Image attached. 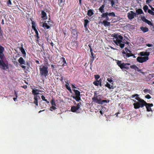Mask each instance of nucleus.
Returning <instances> with one entry per match:
<instances>
[{
    "label": "nucleus",
    "mask_w": 154,
    "mask_h": 154,
    "mask_svg": "<svg viewBox=\"0 0 154 154\" xmlns=\"http://www.w3.org/2000/svg\"><path fill=\"white\" fill-rule=\"evenodd\" d=\"M41 90L38 89H33L32 91V94L34 95H37L39 94L38 93L39 92H41Z\"/></svg>",
    "instance_id": "nucleus-21"
},
{
    "label": "nucleus",
    "mask_w": 154,
    "mask_h": 154,
    "mask_svg": "<svg viewBox=\"0 0 154 154\" xmlns=\"http://www.w3.org/2000/svg\"><path fill=\"white\" fill-rule=\"evenodd\" d=\"M105 4H104L103 5L100 7L99 9V11L100 12V13H102V14L105 13H104V8L105 7Z\"/></svg>",
    "instance_id": "nucleus-22"
},
{
    "label": "nucleus",
    "mask_w": 154,
    "mask_h": 154,
    "mask_svg": "<svg viewBox=\"0 0 154 154\" xmlns=\"http://www.w3.org/2000/svg\"><path fill=\"white\" fill-rule=\"evenodd\" d=\"M43 105H42V106H41V107H42L43 108H45L47 106V105L45 104V103H43Z\"/></svg>",
    "instance_id": "nucleus-56"
},
{
    "label": "nucleus",
    "mask_w": 154,
    "mask_h": 154,
    "mask_svg": "<svg viewBox=\"0 0 154 154\" xmlns=\"http://www.w3.org/2000/svg\"><path fill=\"white\" fill-rule=\"evenodd\" d=\"M52 106L51 107H50V110L53 111V110H55L57 109V108L55 106Z\"/></svg>",
    "instance_id": "nucleus-42"
},
{
    "label": "nucleus",
    "mask_w": 154,
    "mask_h": 154,
    "mask_svg": "<svg viewBox=\"0 0 154 154\" xmlns=\"http://www.w3.org/2000/svg\"><path fill=\"white\" fill-rule=\"evenodd\" d=\"M65 82H66V85H65V86H69V82L68 81H67L66 82L65 81Z\"/></svg>",
    "instance_id": "nucleus-57"
},
{
    "label": "nucleus",
    "mask_w": 154,
    "mask_h": 154,
    "mask_svg": "<svg viewBox=\"0 0 154 154\" xmlns=\"http://www.w3.org/2000/svg\"><path fill=\"white\" fill-rule=\"evenodd\" d=\"M4 58L0 59V68L1 69L6 70L8 69H9V64L8 63H5L3 60Z\"/></svg>",
    "instance_id": "nucleus-7"
},
{
    "label": "nucleus",
    "mask_w": 154,
    "mask_h": 154,
    "mask_svg": "<svg viewBox=\"0 0 154 154\" xmlns=\"http://www.w3.org/2000/svg\"><path fill=\"white\" fill-rule=\"evenodd\" d=\"M149 6L151 8V10L152 11H154V8L152 7V6L151 5H149Z\"/></svg>",
    "instance_id": "nucleus-64"
},
{
    "label": "nucleus",
    "mask_w": 154,
    "mask_h": 154,
    "mask_svg": "<svg viewBox=\"0 0 154 154\" xmlns=\"http://www.w3.org/2000/svg\"><path fill=\"white\" fill-rule=\"evenodd\" d=\"M93 84L97 86H98L99 85L100 86H102V79H100L99 80H96L93 82Z\"/></svg>",
    "instance_id": "nucleus-16"
},
{
    "label": "nucleus",
    "mask_w": 154,
    "mask_h": 154,
    "mask_svg": "<svg viewBox=\"0 0 154 154\" xmlns=\"http://www.w3.org/2000/svg\"><path fill=\"white\" fill-rule=\"evenodd\" d=\"M136 97L135 99L136 100V98H140L139 97H138V95L136 94H133L131 96V97L132 98H134Z\"/></svg>",
    "instance_id": "nucleus-37"
},
{
    "label": "nucleus",
    "mask_w": 154,
    "mask_h": 154,
    "mask_svg": "<svg viewBox=\"0 0 154 154\" xmlns=\"http://www.w3.org/2000/svg\"><path fill=\"white\" fill-rule=\"evenodd\" d=\"M152 0H146V3L147 4H148L150 2H151Z\"/></svg>",
    "instance_id": "nucleus-55"
},
{
    "label": "nucleus",
    "mask_w": 154,
    "mask_h": 154,
    "mask_svg": "<svg viewBox=\"0 0 154 154\" xmlns=\"http://www.w3.org/2000/svg\"><path fill=\"white\" fill-rule=\"evenodd\" d=\"M94 57H91L90 60L92 61V63L94 60Z\"/></svg>",
    "instance_id": "nucleus-60"
},
{
    "label": "nucleus",
    "mask_w": 154,
    "mask_h": 154,
    "mask_svg": "<svg viewBox=\"0 0 154 154\" xmlns=\"http://www.w3.org/2000/svg\"><path fill=\"white\" fill-rule=\"evenodd\" d=\"M136 15H138L143 14H144V13H143L142 10L141 9L138 8L136 9V12L135 13Z\"/></svg>",
    "instance_id": "nucleus-18"
},
{
    "label": "nucleus",
    "mask_w": 154,
    "mask_h": 154,
    "mask_svg": "<svg viewBox=\"0 0 154 154\" xmlns=\"http://www.w3.org/2000/svg\"><path fill=\"white\" fill-rule=\"evenodd\" d=\"M122 53L124 54L123 57L125 58L126 57H129L134 56V54L132 53H127L124 51H123Z\"/></svg>",
    "instance_id": "nucleus-15"
},
{
    "label": "nucleus",
    "mask_w": 154,
    "mask_h": 154,
    "mask_svg": "<svg viewBox=\"0 0 154 154\" xmlns=\"http://www.w3.org/2000/svg\"><path fill=\"white\" fill-rule=\"evenodd\" d=\"M18 62L21 65V68H22L23 69H25L26 68V66L24 65H22V64H24L25 65H27L28 66V67L27 68L29 69V67L30 66V62L29 61H27L26 62L25 61L24 59H23L22 57H20L19 58V59H18Z\"/></svg>",
    "instance_id": "nucleus-6"
},
{
    "label": "nucleus",
    "mask_w": 154,
    "mask_h": 154,
    "mask_svg": "<svg viewBox=\"0 0 154 154\" xmlns=\"http://www.w3.org/2000/svg\"><path fill=\"white\" fill-rule=\"evenodd\" d=\"M94 76L95 80H98V79L100 78V76L98 75H95Z\"/></svg>",
    "instance_id": "nucleus-44"
},
{
    "label": "nucleus",
    "mask_w": 154,
    "mask_h": 154,
    "mask_svg": "<svg viewBox=\"0 0 154 154\" xmlns=\"http://www.w3.org/2000/svg\"><path fill=\"white\" fill-rule=\"evenodd\" d=\"M114 38L116 40H114L113 42L115 44L117 45L120 46L122 48H123L125 46V44L123 43H121L122 42L123 37L121 35H119L118 34H113Z\"/></svg>",
    "instance_id": "nucleus-3"
},
{
    "label": "nucleus",
    "mask_w": 154,
    "mask_h": 154,
    "mask_svg": "<svg viewBox=\"0 0 154 154\" xmlns=\"http://www.w3.org/2000/svg\"><path fill=\"white\" fill-rule=\"evenodd\" d=\"M136 15L134 12L132 11H131L128 12V17L129 19L131 20L134 18L135 16Z\"/></svg>",
    "instance_id": "nucleus-11"
},
{
    "label": "nucleus",
    "mask_w": 154,
    "mask_h": 154,
    "mask_svg": "<svg viewBox=\"0 0 154 154\" xmlns=\"http://www.w3.org/2000/svg\"><path fill=\"white\" fill-rule=\"evenodd\" d=\"M73 91L75 93V97L80 96V92L77 90L74 89Z\"/></svg>",
    "instance_id": "nucleus-27"
},
{
    "label": "nucleus",
    "mask_w": 154,
    "mask_h": 154,
    "mask_svg": "<svg viewBox=\"0 0 154 154\" xmlns=\"http://www.w3.org/2000/svg\"><path fill=\"white\" fill-rule=\"evenodd\" d=\"M140 29L143 32H148L149 30V28L146 27H144L143 26H141L140 27Z\"/></svg>",
    "instance_id": "nucleus-25"
},
{
    "label": "nucleus",
    "mask_w": 154,
    "mask_h": 154,
    "mask_svg": "<svg viewBox=\"0 0 154 154\" xmlns=\"http://www.w3.org/2000/svg\"><path fill=\"white\" fill-rule=\"evenodd\" d=\"M137 100L138 102H136V100H134L135 102L133 104L134 107L135 109H139L140 107L143 108L144 106L146 107V111L147 112H152L151 107H153V105L152 103H147L143 100L139 98H137Z\"/></svg>",
    "instance_id": "nucleus-1"
},
{
    "label": "nucleus",
    "mask_w": 154,
    "mask_h": 154,
    "mask_svg": "<svg viewBox=\"0 0 154 154\" xmlns=\"http://www.w3.org/2000/svg\"><path fill=\"white\" fill-rule=\"evenodd\" d=\"M145 98H146L147 99H149L150 98H151V97L149 94H147L145 96Z\"/></svg>",
    "instance_id": "nucleus-49"
},
{
    "label": "nucleus",
    "mask_w": 154,
    "mask_h": 154,
    "mask_svg": "<svg viewBox=\"0 0 154 154\" xmlns=\"http://www.w3.org/2000/svg\"><path fill=\"white\" fill-rule=\"evenodd\" d=\"M96 94L94 93V97L92 98V101L94 103H97L98 104L100 101L101 100L102 98V95H96Z\"/></svg>",
    "instance_id": "nucleus-9"
},
{
    "label": "nucleus",
    "mask_w": 154,
    "mask_h": 154,
    "mask_svg": "<svg viewBox=\"0 0 154 154\" xmlns=\"http://www.w3.org/2000/svg\"><path fill=\"white\" fill-rule=\"evenodd\" d=\"M89 23V21L87 19L84 20V26L85 27H86L87 26V25Z\"/></svg>",
    "instance_id": "nucleus-35"
},
{
    "label": "nucleus",
    "mask_w": 154,
    "mask_h": 154,
    "mask_svg": "<svg viewBox=\"0 0 154 154\" xmlns=\"http://www.w3.org/2000/svg\"><path fill=\"white\" fill-rule=\"evenodd\" d=\"M110 100H100V102H99V103H98V104L100 105H103L104 104V103H108L109 102Z\"/></svg>",
    "instance_id": "nucleus-29"
},
{
    "label": "nucleus",
    "mask_w": 154,
    "mask_h": 154,
    "mask_svg": "<svg viewBox=\"0 0 154 154\" xmlns=\"http://www.w3.org/2000/svg\"><path fill=\"white\" fill-rule=\"evenodd\" d=\"M80 108V105L78 103L76 106H73L71 107V111L73 112H75Z\"/></svg>",
    "instance_id": "nucleus-14"
},
{
    "label": "nucleus",
    "mask_w": 154,
    "mask_h": 154,
    "mask_svg": "<svg viewBox=\"0 0 154 154\" xmlns=\"http://www.w3.org/2000/svg\"><path fill=\"white\" fill-rule=\"evenodd\" d=\"M49 21H47L48 23H47V24L49 25L50 26H52V24H53V22L50 20V19H49Z\"/></svg>",
    "instance_id": "nucleus-39"
},
{
    "label": "nucleus",
    "mask_w": 154,
    "mask_h": 154,
    "mask_svg": "<svg viewBox=\"0 0 154 154\" xmlns=\"http://www.w3.org/2000/svg\"><path fill=\"white\" fill-rule=\"evenodd\" d=\"M71 34H73L75 36L78 35V32L76 29H72V30Z\"/></svg>",
    "instance_id": "nucleus-28"
},
{
    "label": "nucleus",
    "mask_w": 154,
    "mask_h": 154,
    "mask_svg": "<svg viewBox=\"0 0 154 154\" xmlns=\"http://www.w3.org/2000/svg\"><path fill=\"white\" fill-rule=\"evenodd\" d=\"M21 87L25 89H26L27 88V86L26 85H24L23 86H22Z\"/></svg>",
    "instance_id": "nucleus-61"
},
{
    "label": "nucleus",
    "mask_w": 154,
    "mask_h": 154,
    "mask_svg": "<svg viewBox=\"0 0 154 154\" xmlns=\"http://www.w3.org/2000/svg\"><path fill=\"white\" fill-rule=\"evenodd\" d=\"M144 92L145 93H150V90L149 89H145L144 90Z\"/></svg>",
    "instance_id": "nucleus-47"
},
{
    "label": "nucleus",
    "mask_w": 154,
    "mask_h": 154,
    "mask_svg": "<svg viewBox=\"0 0 154 154\" xmlns=\"http://www.w3.org/2000/svg\"><path fill=\"white\" fill-rule=\"evenodd\" d=\"M122 42L123 43H125V44H126L127 45H128L130 43L129 42H128V41H126L125 40H122Z\"/></svg>",
    "instance_id": "nucleus-50"
},
{
    "label": "nucleus",
    "mask_w": 154,
    "mask_h": 154,
    "mask_svg": "<svg viewBox=\"0 0 154 154\" xmlns=\"http://www.w3.org/2000/svg\"><path fill=\"white\" fill-rule=\"evenodd\" d=\"M42 100H44V101H45L46 102H47V103H49V101H47V99H45V96H42Z\"/></svg>",
    "instance_id": "nucleus-41"
},
{
    "label": "nucleus",
    "mask_w": 154,
    "mask_h": 154,
    "mask_svg": "<svg viewBox=\"0 0 154 154\" xmlns=\"http://www.w3.org/2000/svg\"><path fill=\"white\" fill-rule=\"evenodd\" d=\"M110 2H111V6L112 7H113L114 5L115 2L113 0H111Z\"/></svg>",
    "instance_id": "nucleus-48"
},
{
    "label": "nucleus",
    "mask_w": 154,
    "mask_h": 154,
    "mask_svg": "<svg viewBox=\"0 0 154 154\" xmlns=\"http://www.w3.org/2000/svg\"><path fill=\"white\" fill-rule=\"evenodd\" d=\"M146 46L148 47H152V44H147L146 45Z\"/></svg>",
    "instance_id": "nucleus-59"
},
{
    "label": "nucleus",
    "mask_w": 154,
    "mask_h": 154,
    "mask_svg": "<svg viewBox=\"0 0 154 154\" xmlns=\"http://www.w3.org/2000/svg\"><path fill=\"white\" fill-rule=\"evenodd\" d=\"M141 19L143 22L146 23L149 25L152 26V22L146 19L144 16H141Z\"/></svg>",
    "instance_id": "nucleus-12"
},
{
    "label": "nucleus",
    "mask_w": 154,
    "mask_h": 154,
    "mask_svg": "<svg viewBox=\"0 0 154 154\" xmlns=\"http://www.w3.org/2000/svg\"><path fill=\"white\" fill-rule=\"evenodd\" d=\"M11 1L10 0H9V1H8L7 3V4L8 5H11Z\"/></svg>",
    "instance_id": "nucleus-53"
},
{
    "label": "nucleus",
    "mask_w": 154,
    "mask_h": 154,
    "mask_svg": "<svg viewBox=\"0 0 154 154\" xmlns=\"http://www.w3.org/2000/svg\"><path fill=\"white\" fill-rule=\"evenodd\" d=\"M85 28L86 32L87 33H88L89 32V31L88 30V28H87V26H86V27H85Z\"/></svg>",
    "instance_id": "nucleus-54"
},
{
    "label": "nucleus",
    "mask_w": 154,
    "mask_h": 154,
    "mask_svg": "<svg viewBox=\"0 0 154 154\" xmlns=\"http://www.w3.org/2000/svg\"><path fill=\"white\" fill-rule=\"evenodd\" d=\"M14 95L15 96V97H17V92L14 91Z\"/></svg>",
    "instance_id": "nucleus-62"
},
{
    "label": "nucleus",
    "mask_w": 154,
    "mask_h": 154,
    "mask_svg": "<svg viewBox=\"0 0 154 154\" xmlns=\"http://www.w3.org/2000/svg\"><path fill=\"white\" fill-rule=\"evenodd\" d=\"M40 74L42 76L46 77L48 74V67L47 66H40Z\"/></svg>",
    "instance_id": "nucleus-5"
},
{
    "label": "nucleus",
    "mask_w": 154,
    "mask_h": 154,
    "mask_svg": "<svg viewBox=\"0 0 154 154\" xmlns=\"http://www.w3.org/2000/svg\"><path fill=\"white\" fill-rule=\"evenodd\" d=\"M101 16L102 17L105 19V20H103L101 22V23L103 24L104 26L105 27L110 26L111 24H110V22L108 21L111 20L112 18L109 17H115L116 14L113 12L109 13L106 12L102 14Z\"/></svg>",
    "instance_id": "nucleus-2"
},
{
    "label": "nucleus",
    "mask_w": 154,
    "mask_h": 154,
    "mask_svg": "<svg viewBox=\"0 0 154 154\" xmlns=\"http://www.w3.org/2000/svg\"><path fill=\"white\" fill-rule=\"evenodd\" d=\"M130 68L131 69H134L136 71H137L138 72H141V69H140L136 65H131L130 66Z\"/></svg>",
    "instance_id": "nucleus-19"
},
{
    "label": "nucleus",
    "mask_w": 154,
    "mask_h": 154,
    "mask_svg": "<svg viewBox=\"0 0 154 154\" xmlns=\"http://www.w3.org/2000/svg\"><path fill=\"white\" fill-rule=\"evenodd\" d=\"M148 12L152 15H154V11H152L151 10H148Z\"/></svg>",
    "instance_id": "nucleus-38"
},
{
    "label": "nucleus",
    "mask_w": 154,
    "mask_h": 154,
    "mask_svg": "<svg viewBox=\"0 0 154 154\" xmlns=\"http://www.w3.org/2000/svg\"><path fill=\"white\" fill-rule=\"evenodd\" d=\"M4 51V47L1 45H0V58L1 59H2L5 58V55L3 53Z\"/></svg>",
    "instance_id": "nucleus-13"
},
{
    "label": "nucleus",
    "mask_w": 154,
    "mask_h": 154,
    "mask_svg": "<svg viewBox=\"0 0 154 154\" xmlns=\"http://www.w3.org/2000/svg\"><path fill=\"white\" fill-rule=\"evenodd\" d=\"M61 59V60L62 61V62L63 63L62 64V66L64 67V66L66 65L67 64V63L65 58L64 57H62Z\"/></svg>",
    "instance_id": "nucleus-26"
},
{
    "label": "nucleus",
    "mask_w": 154,
    "mask_h": 154,
    "mask_svg": "<svg viewBox=\"0 0 154 154\" xmlns=\"http://www.w3.org/2000/svg\"><path fill=\"white\" fill-rule=\"evenodd\" d=\"M148 9L149 7H148V6L146 5H144L143 7V10H144L145 12H146L147 11L149 10Z\"/></svg>",
    "instance_id": "nucleus-36"
},
{
    "label": "nucleus",
    "mask_w": 154,
    "mask_h": 154,
    "mask_svg": "<svg viewBox=\"0 0 154 154\" xmlns=\"http://www.w3.org/2000/svg\"><path fill=\"white\" fill-rule=\"evenodd\" d=\"M34 103L36 105V106H38V99L37 98V96H36L34 97Z\"/></svg>",
    "instance_id": "nucleus-33"
},
{
    "label": "nucleus",
    "mask_w": 154,
    "mask_h": 154,
    "mask_svg": "<svg viewBox=\"0 0 154 154\" xmlns=\"http://www.w3.org/2000/svg\"><path fill=\"white\" fill-rule=\"evenodd\" d=\"M88 46L89 48V49H90V51H92V44H88Z\"/></svg>",
    "instance_id": "nucleus-52"
},
{
    "label": "nucleus",
    "mask_w": 154,
    "mask_h": 154,
    "mask_svg": "<svg viewBox=\"0 0 154 154\" xmlns=\"http://www.w3.org/2000/svg\"><path fill=\"white\" fill-rule=\"evenodd\" d=\"M72 97L73 98L75 99V100L79 102V101L81 100V97L80 96H72Z\"/></svg>",
    "instance_id": "nucleus-34"
},
{
    "label": "nucleus",
    "mask_w": 154,
    "mask_h": 154,
    "mask_svg": "<svg viewBox=\"0 0 154 154\" xmlns=\"http://www.w3.org/2000/svg\"><path fill=\"white\" fill-rule=\"evenodd\" d=\"M62 2L63 0H60L59 4V5L62 7H63L64 6V4H62Z\"/></svg>",
    "instance_id": "nucleus-43"
},
{
    "label": "nucleus",
    "mask_w": 154,
    "mask_h": 154,
    "mask_svg": "<svg viewBox=\"0 0 154 154\" xmlns=\"http://www.w3.org/2000/svg\"><path fill=\"white\" fill-rule=\"evenodd\" d=\"M149 59V57H138L137 59V61L140 63L144 62L148 60Z\"/></svg>",
    "instance_id": "nucleus-10"
},
{
    "label": "nucleus",
    "mask_w": 154,
    "mask_h": 154,
    "mask_svg": "<svg viewBox=\"0 0 154 154\" xmlns=\"http://www.w3.org/2000/svg\"><path fill=\"white\" fill-rule=\"evenodd\" d=\"M91 54V57H94V54L93 52V51H90Z\"/></svg>",
    "instance_id": "nucleus-51"
},
{
    "label": "nucleus",
    "mask_w": 154,
    "mask_h": 154,
    "mask_svg": "<svg viewBox=\"0 0 154 154\" xmlns=\"http://www.w3.org/2000/svg\"><path fill=\"white\" fill-rule=\"evenodd\" d=\"M78 45V42L77 41H74L71 43V45L72 47V49L76 48H77Z\"/></svg>",
    "instance_id": "nucleus-17"
},
{
    "label": "nucleus",
    "mask_w": 154,
    "mask_h": 154,
    "mask_svg": "<svg viewBox=\"0 0 154 154\" xmlns=\"http://www.w3.org/2000/svg\"><path fill=\"white\" fill-rule=\"evenodd\" d=\"M51 104L52 105V106H56V104L55 103V101L54 99H53L51 101Z\"/></svg>",
    "instance_id": "nucleus-40"
},
{
    "label": "nucleus",
    "mask_w": 154,
    "mask_h": 154,
    "mask_svg": "<svg viewBox=\"0 0 154 154\" xmlns=\"http://www.w3.org/2000/svg\"><path fill=\"white\" fill-rule=\"evenodd\" d=\"M32 24V27L34 31H35L36 35H35V38L37 40V41L38 40V39L39 38V36H38V30L36 29V24L35 22L33 21H32L31 22Z\"/></svg>",
    "instance_id": "nucleus-8"
},
{
    "label": "nucleus",
    "mask_w": 154,
    "mask_h": 154,
    "mask_svg": "<svg viewBox=\"0 0 154 154\" xmlns=\"http://www.w3.org/2000/svg\"><path fill=\"white\" fill-rule=\"evenodd\" d=\"M42 18L45 19H46L47 17V14L45 12V11L42 10Z\"/></svg>",
    "instance_id": "nucleus-31"
},
{
    "label": "nucleus",
    "mask_w": 154,
    "mask_h": 154,
    "mask_svg": "<svg viewBox=\"0 0 154 154\" xmlns=\"http://www.w3.org/2000/svg\"><path fill=\"white\" fill-rule=\"evenodd\" d=\"M63 33L65 36H66L67 35V32L66 31L63 32Z\"/></svg>",
    "instance_id": "nucleus-63"
},
{
    "label": "nucleus",
    "mask_w": 154,
    "mask_h": 154,
    "mask_svg": "<svg viewBox=\"0 0 154 154\" xmlns=\"http://www.w3.org/2000/svg\"><path fill=\"white\" fill-rule=\"evenodd\" d=\"M125 51H126L125 52L126 53L127 52H128L129 51H130V49H129L128 48H127L126 47L125 48Z\"/></svg>",
    "instance_id": "nucleus-58"
},
{
    "label": "nucleus",
    "mask_w": 154,
    "mask_h": 154,
    "mask_svg": "<svg viewBox=\"0 0 154 154\" xmlns=\"http://www.w3.org/2000/svg\"><path fill=\"white\" fill-rule=\"evenodd\" d=\"M105 86L106 87H107L108 88H109V89H113L114 88L113 85H111L108 82H106V84H105Z\"/></svg>",
    "instance_id": "nucleus-32"
},
{
    "label": "nucleus",
    "mask_w": 154,
    "mask_h": 154,
    "mask_svg": "<svg viewBox=\"0 0 154 154\" xmlns=\"http://www.w3.org/2000/svg\"><path fill=\"white\" fill-rule=\"evenodd\" d=\"M116 63L121 69L122 70L124 69L126 70H129L130 69V67L128 66L130 65V63H122L121 61L118 60Z\"/></svg>",
    "instance_id": "nucleus-4"
},
{
    "label": "nucleus",
    "mask_w": 154,
    "mask_h": 154,
    "mask_svg": "<svg viewBox=\"0 0 154 154\" xmlns=\"http://www.w3.org/2000/svg\"><path fill=\"white\" fill-rule=\"evenodd\" d=\"M93 14V10L92 9L88 10L87 12V15L89 17H91Z\"/></svg>",
    "instance_id": "nucleus-30"
},
{
    "label": "nucleus",
    "mask_w": 154,
    "mask_h": 154,
    "mask_svg": "<svg viewBox=\"0 0 154 154\" xmlns=\"http://www.w3.org/2000/svg\"><path fill=\"white\" fill-rule=\"evenodd\" d=\"M107 80L110 83H111L112 82H113V80L112 79V78H108L107 79Z\"/></svg>",
    "instance_id": "nucleus-45"
},
{
    "label": "nucleus",
    "mask_w": 154,
    "mask_h": 154,
    "mask_svg": "<svg viewBox=\"0 0 154 154\" xmlns=\"http://www.w3.org/2000/svg\"><path fill=\"white\" fill-rule=\"evenodd\" d=\"M20 50L22 54L24 56H25L26 55V51H25L24 49L23 48V45H21V47L20 48Z\"/></svg>",
    "instance_id": "nucleus-24"
},
{
    "label": "nucleus",
    "mask_w": 154,
    "mask_h": 154,
    "mask_svg": "<svg viewBox=\"0 0 154 154\" xmlns=\"http://www.w3.org/2000/svg\"><path fill=\"white\" fill-rule=\"evenodd\" d=\"M66 86V89H67L71 93V87L69 86Z\"/></svg>",
    "instance_id": "nucleus-46"
},
{
    "label": "nucleus",
    "mask_w": 154,
    "mask_h": 154,
    "mask_svg": "<svg viewBox=\"0 0 154 154\" xmlns=\"http://www.w3.org/2000/svg\"><path fill=\"white\" fill-rule=\"evenodd\" d=\"M140 55L141 56L148 57L150 53L147 51H142L140 53Z\"/></svg>",
    "instance_id": "nucleus-20"
},
{
    "label": "nucleus",
    "mask_w": 154,
    "mask_h": 154,
    "mask_svg": "<svg viewBox=\"0 0 154 154\" xmlns=\"http://www.w3.org/2000/svg\"><path fill=\"white\" fill-rule=\"evenodd\" d=\"M51 26H50V25L48 24L47 23H45V22L43 23L42 25L43 27H44L45 29H49Z\"/></svg>",
    "instance_id": "nucleus-23"
}]
</instances>
